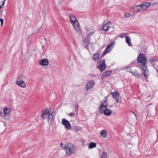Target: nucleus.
<instances>
[{"instance_id":"obj_2","label":"nucleus","mask_w":158,"mask_h":158,"mask_svg":"<svg viewBox=\"0 0 158 158\" xmlns=\"http://www.w3.org/2000/svg\"><path fill=\"white\" fill-rule=\"evenodd\" d=\"M148 7V3L144 2L140 5L132 6L130 9L131 12L135 14L144 11Z\"/></svg>"},{"instance_id":"obj_11","label":"nucleus","mask_w":158,"mask_h":158,"mask_svg":"<svg viewBox=\"0 0 158 158\" xmlns=\"http://www.w3.org/2000/svg\"><path fill=\"white\" fill-rule=\"evenodd\" d=\"M95 84V81L94 80H91L88 82L86 84V91L90 89L93 88Z\"/></svg>"},{"instance_id":"obj_22","label":"nucleus","mask_w":158,"mask_h":158,"mask_svg":"<svg viewBox=\"0 0 158 158\" xmlns=\"http://www.w3.org/2000/svg\"><path fill=\"white\" fill-rule=\"evenodd\" d=\"M96 143L94 142H91L89 143V149H92L96 147Z\"/></svg>"},{"instance_id":"obj_25","label":"nucleus","mask_w":158,"mask_h":158,"mask_svg":"<svg viewBox=\"0 0 158 158\" xmlns=\"http://www.w3.org/2000/svg\"><path fill=\"white\" fill-rule=\"evenodd\" d=\"M131 16L130 14L128 13H125L124 14V16L125 18H128L130 17Z\"/></svg>"},{"instance_id":"obj_7","label":"nucleus","mask_w":158,"mask_h":158,"mask_svg":"<svg viewBox=\"0 0 158 158\" xmlns=\"http://www.w3.org/2000/svg\"><path fill=\"white\" fill-rule=\"evenodd\" d=\"M149 61L152 64L158 74V61L155 58H151L149 59Z\"/></svg>"},{"instance_id":"obj_24","label":"nucleus","mask_w":158,"mask_h":158,"mask_svg":"<svg viewBox=\"0 0 158 158\" xmlns=\"http://www.w3.org/2000/svg\"><path fill=\"white\" fill-rule=\"evenodd\" d=\"M107 154L105 152H103L101 155V158H107Z\"/></svg>"},{"instance_id":"obj_19","label":"nucleus","mask_w":158,"mask_h":158,"mask_svg":"<svg viewBox=\"0 0 158 158\" xmlns=\"http://www.w3.org/2000/svg\"><path fill=\"white\" fill-rule=\"evenodd\" d=\"M100 135L104 138H106L107 136L106 130H102L101 132Z\"/></svg>"},{"instance_id":"obj_14","label":"nucleus","mask_w":158,"mask_h":158,"mask_svg":"<svg viewBox=\"0 0 158 158\" xmlns=\"http://www.w3.org/2000/svg\"><path fill=\"white\" fill-rule=\"evenodd\" d=\"M63 124L65 126L66 128L70 129L71 128V125L69 122L65 119H63L62 120Z\"/></svg>"},{"instance_id":"obj_3","label":"nucleus","mask_w":158,"mask_h":158,"mask_svg":"<svg viewBox=\"0 0 158 158\" xmlns=\"http://www.w3.org/2000/svg\"><path fill=\"white\" fill-rule=\"evenodd\" d=\"M65 152V155L69 156L74 154L76 152V149L75 147L71 143H68L63 147Z\"/></svg>"},{"instance_id":"obj_18","label":"nucleus","mask_w":158,"mask_h":158,"mask_svg":"<svg viewBox=\"0 0 158 158\" xmlns=\"http://www.w3.org/2000/svg\"><path fill=\"white\" fill-rule=\"evenodd\" d=\"M90 38H85V39L83 41V44L84 46L86 47L88 46L90 43Z\"/></svg>"},{"instance_id":"obj_16","label":"nucleus","mask_w":158,"mask_h":158,"mask_svg":"<svg viewBox=\"0 0 158 158\" xmlns=\"http://www.w3.org/2000/svg\"><path fill=\"white\" fill-rule=\"evenodd\" d=\"M39 64L42 66H46L48 64V61L47 59L41 60L39 61Z\"/></svg>"},{"instance_id":"obj_35","label":"nucleus","mask_w":158,"mask_h":158,"mask_svg":"<svg viewBox=\"0 0 158 158\" xmlns=\"http://www.w3.org/2000/svg\"><path fill=\"white\" fill-rule=\"evenodd\" d=\"M60 146H63V143H60Z\"/></svg>"},{"instance_id":"obj_28","label":"nucleus","mask_w":158,"mask_h":158,"mask_svg":"<svg viewBox=\"0 0 158 158\" xmlns=\"http://www.w3.org/2000/svg\"><path fill=\"white\" fill-rule=\"evenodd\" d=\"M48 112L49 113V114H52V113L53 112V111L52 110V108H50L48 109Z\"/></svg>"},{"instance_id":"obj_20","label":"nucleus","mask_w":158,"mask_h":158,"mask_svg":"<svg viewBox=\"0 0 158 158\" xmlns=\"http://www.w3.org/2000/svg\"><path fill=\"white\" fill-rule=\"evenodd\" d=\"M126 42L130 46H132V44L131 43V39L129 36H127L126 37Z\"/></svg>"},{"instance_id":"obj_4","label":"nucleus","mask_w":158,"mask_h":158,"mask_svg":"<svg viewBox=\"0 0 158 158\" xmlns=\"http://www.w3.org/2000/svg\"><path fill=\"white\" fill-rule=\"evenodd\" d=\"M69 18L74 29L77 31H80V27L78 22L75 16L73 14H70L69 15Z\"/></svg>"},{"instance_id":"obj_37","label":"nucleus","mask_w":158,"mask_h":158,"mask_svg":"<svg viewBox=\"0 0 158 158\" xmlns=\"http://www.w3.org/2000/svg\"><path fill=\"white\" fill-rule=\"evenodd\" d=\"M1 113H2V111H1V112H0V117L1 116Z\"/></svg>"},{"instance_id":"obj_29","label":"nucleus","mask_w":158,"mask_h":158,"mask_svg":"<svg viewBox=\"0 0 158 158\" xmlns=\"http://www.w3.org/2000/svg\"><path fill=\"white\" fill-rule=\"evenodd\" d=\"M126 33H123L120 35L119 37L121 38H123L126 35Z\"/></svg>"},{"instance_id":"obj_10","label":"nucleus","mask_w":158,"mask_h":158,"mask_svg":"<svg viewBox=\"0 0 158 158\" xmlns=\"http://www.w3.org/2000/svg\"><path fill=\"white\" fill-rule=\"evenodd\" d=\"M114 44V42L113 41L110 42L109 44L106 48L105 51L103 53V55H106L110 52L112 49V46Z\"/></svg>"},{"instance_id":"obj_32","label":"nucleus","mask_w":158,"mask_h":158,"mask_svg":"<svg viewBox=\"0 0 158 158\" xmlns=\"http://www.w3.org/2000/svg\"><path fill=\"white\" fill-rule=\"evenodd\" d=\"M75 115V114L73 113H70L69 114V116L70 117H73V116Z\"/></svg>"},{"instance_id":"obj_36","label":"nucleus","mask_w":158,"mask_h":158,"mask_svg":"<svg viewBox=\"0 0 158 158\" xmlns=\"http://www.w3.org/2000/svg\"><path fill=\"white\" fill-rule=\"evenodd\" d=\"M131 73H132V74H133V75H135V73H132V72H131Z\"/></svg>"},{"instance_id":"obj_6","label":"nucleus","mask_w":158,"mask_h":158,"mask_svg":"<svg viewBox=\"0 0 158 158\" xmlns=\"http://www.w3.org/2000/svg\"><path fill=\"white\" fill-rule=\"evenodd\" d=\"M107 98L106 97L101 102L100 106L99 108V111H100L103 110V109H105V108H107Z\"/></svg>"},{"instance_id":"obj_26","label":"nucleus","mask_w":158,"mask_h":158,"mask_svg":"<svg viewBox=\"0 0 158 158\" xmlns=\"http://www.w3.org/2000/svg\"><path fill=\"white\" fill-rule=\"evenodd\" d=\"M94 33V32H89L87 35V38H90L91 36Z\"/></svg>"},{"instance_id":"obj_38","label":"nucleus","mask_w":158,"mask_h":158,"mask_svg":"<svg viewBox=\"0 0 158 158\" xmlns=\"http://www.w3.org/2000/svg\"><path fill=\"white\" fill-rule=\"evenodd\" d=\"M155 4V3H152V5H154Z\"/></svg>"},{"instance_id":"obj_34","label":"nucleus","mask_w":158,"mask_h":158,"mask_svg":"<svg viewBox=\"0 0 158 158\" xmlns=\"http://www.w3.org/2000/svg\"><path fill=\"white\" fill-rule=\"evenodd\" d=\"M151 4V2H149V7L150 6Z\"/></svg>"},{"instance_id":"obj_30","label":"nucleus","mask_w":158,"mask_h":158,"mask_svg":"<svg viewBox=\"0 0 158 158\" xmlns=\"http://www.w3.org/2000/svg\"><path fill=\"white\" fill-rule=\"evenodd\" d=\"M5 1V0H4L3 2L2 3V4H1V3H0V9L2 7L4 6Z\"/></svg>"},{"instance_id":"obj_15","label":"nucleus","mask_w":158,"mask_h":158,"mask_svg":"<svg viewBox=\"0 0 158 158\" xmlns=\"http://www.w3.org/2000/svg\"><path fill=\"white\" fill-rule=\"evenodd\" d=\"M16 84L20 87L22 88H25L26 86V84L24 81L22 80L18 81L17 80Z\"/></svg>"},{"instance_id":"obj_5","label":"nucleus","mask_w":158,"mask_h":158,"mask_svg":"<svg viewBox=\"0 0 158 158\" xmlns=\"http://www.w3.org/2000/svg\"><path fill=\"white\" fill-rule=\"evenodd\" d=\"M42 118L43 119L48 118V121L50 124H51L52 122L53 116L52 114H50L48 112V110H43L42 111L41 115Z\"/></svg>"},{"instance_id":"obj_17","label":"nucleus","mask_w":158,"mask_h":158,"mask_svg":"<svg viewBox=\"0 0 158 158\" xmlns=\"http://www.w3.org/2000/svg\"><path fill=\"white\" fill-rule=\"evenodd\" d=\"M11 110L10 108H5L3 110V113L5 116H8L10 115Z\"/></svg>"},{"instance_id":"obj_12","label":"nucleus","mask_w":158,"mask_h":158,"mask_svg":"<svg viewBox=\"0 0 158 158\" xmlns=\"http://www.w3.org/2000/svg\"><path fill=\"white\" fill-rule=\"evenodd\" d=\"M111 94L112 97L117 102H118L119 99L120 94L117 91H114L111 93Z\"/></svg>"},{"instance_id":"obj_23","label":"nucleus","mask_w":158,"mask_h":158,"mask_svg":"<svg viewBox=\"0 0 158 158\" xmlns=\"http://www.w3.org/2000/svg\"><path fill=\"white\" fill-rule=\"evenodd\" d=\"M99 57V54L98 53H96L93 56V59L95 60H97Z\"/></svg>"},{"instance_id":"obj_13","label":"nucleus","mask_w":158,"mask_h":158,"mask_svg":"<svg viewBox=\"0 0 158 158\" xmlns=\"http://www.w3.org/2000/svg\"><path fill=\"white\" fill-rule=\"evenodd\" d=\"M98 68L102 72L106 68V65L105 64V60L103 59L100 62V64L98 67Z\"/></svg>"},{"instance_id":"obj_27","label":"nucleus","mask_w":158,"mask_h":158,"mask_svg":"<svg viewBox=\"0 0 158 158\" xmlns=\"http://www.w3.org/2000/svg\"><path fill=\"white\" fill-rule=\"evenodd\" d=\"M75 110L77 112H78V105L76 103L75 105Z\"/></svg>"},{"instance_id":"obj_8","label":"nucleus","mask_w":158,"mask_h":158,"mask_svg":"<svg viewBox=\"0 0 158 158\" xmlns=\"http://www.w3.org/2000/svg\"><path fill=\"white\" fill-rule=\"evenodd\" d=\"M112 26V24L111 22H107L102 26V30L103 31H107Z\"/></svg>"},{"instance_id":"obj_31","label":"nucleus","mask_w":158,"mask_h":158,"mask_svg":"<svg viewBox=\"0 0 158 158\" xmlns=\"http://www.w3.org/2000/svg\"><path fill=\"white\" fill-rule=\"evenodd\" d=\"M0 21L1 22V25L2 26L3 23V19H2L0 18Z\"/></svg>"},{"instance_id":"obj_1","label":"nucleus","mask_w":158,"mask_h":158,"mask_svg":"<svg viewBox=\"0 0 158 158\" xmlns=\"http://www.w3.org/2000/svg\"><path fill=\"white\" fill-rule=\"evenodd\" d=\"M138 63L139 65L143 69V75L145 77H147L148 74H146V72L147 70V68L146 67L147 59L144 54L141 53L139 55L138 58Z\"/></svg>"},{"instance_id":"obj_33","label":"nucleus","mask_w":158,"mask_h":158,"mask_svg":"<svg viewBox=\"0 0 158 158\" xmlns=\"http://www.w3.org/2000/svg\"><path fill=\"white\" fill-rule=\"evenodd\" d=\"M78 129V128L75 127L74 128V130L75 131H77Z\"/></svg>"},{"instance_id":"obj_21","label":"nucleus","mask_w":158,"mask_h":158,"mask_svg":"<svg viewBox=\"0 0 158 158\" xmlns=\"http://www.w3.org/2000/svg\"><path fill=\"white\" fill-rule=\"evenodd\" d=\"M112 71L110 70L107 71H106L102 75L103 77H106L110 76L111 73Z\"/></svg>"},{"instance_id":"obj_9","label":"nucleus","mask_w":158,"mask_h":158,"mask_svg":"<svg viewBox=\"0 0 158 158\" xmlns=\"http://www.w3.org/2000/svg\"><path fill=\"white\" fill-rule=\"evenodd\" d=\"M101 114L103 113L106 116H110L112 114V110L107 107L99 111Z\"/></svg>"}]
</instances>
